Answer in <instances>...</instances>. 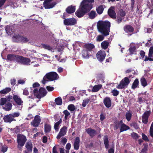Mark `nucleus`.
<instances>
[{"mask_svg": "<svg viewBox=\"0 0 153 153\" xmlns=\"http://www.w3.org/2000/svg\"><path fill=\"white\" fill-rule=\"evenodd\" d=\"M96 10L98 13L100 14L103 11V7L101 5L97 8Z\"/></svg>", "mask_w": 153, "mask_h": 153, "instance_id": "a19ab883", "label": "nucleus"}, {"mask_svg": "<svg viewBox=\"0 0 153 153\" xmlns=\"http://www.w3.org/2000/svg\"><path fill=\"white\" fill-rule=\"evenodd\" d=\"M102 86L101 85L99 84L94 86L92 89V91L96 92L98 91L101 88Z\"/></svg>", "mask_w": 153, "mask_h": 153, "instance_id": "473e14b6", "label": "nucleus"}, {"mask_svg": "<svg viewBox=\"0 0 153 153\" xmlns=\"http://www.w3.org/2000/svg\"><path fill=\"white\" fill-rule=\"evenodd\" d=\"M26 140V137L25 136L20 134L17 135V142L18 143V147L19 150H21L22 147L24 145Z\"/></svg>", "mask_w": 153, "mask_h": 153, "instance_id": "7ed1b4c3", "label": "nucleus"}, {"mask_svg": "<svg viewBox=\"0 0 153 153\" xmlns=\"http://www.w3.org/2000/svg\"><path fill=\"white\" fill-rule=\"evenodd\" d=\"M110 23L109 21H99L97 24V27L99 31L105 36L109 34Z\"/></svg>", "mask_w": 153, "mask_h": 153, "instance_id": "f257e3e1", "label": "nucleus"}, {"mask_svg": "<svg viewBox=\"0 0 153 153\" xmlns=\"http://www.w3.org/2000/svg\"><path fill=\"white\" fill-rule=\"evenodd\" d=\"M34 96L37 98H40L45 96L47 94L46 90L43 88H41L38 90L37 88H35L33 90Z\"/></svg>", "mask_w": 153, "mask_h": 153, "instance_id": "20e7f679", "label": "nucleus"}, {"mask_svg": "<svg viewBox=\"0 0 153 153\" xmlns=\"http://www.w3.org/2000/svg\"><path fill=\"white\" fill-rule=\"evenodd\" d=\"M96 12L94 11H91L89 13H88V15L89 17L91 19H93L96 16Z\"/></svg>", "mask_w": 153, "mask_h": 153, "instance_id": "e433bc0d", "label": "nucleus"}, {"mask_svg": "<svg viewBox=\"0 0 153 153\" xmlns=\"http://www.w3.org/2000/svg\"><path fill=\"white\" fill-rule=\"evenodd\" d=\"M137 45L136 44L134 43H131L130 44V47L129 49V51L131 54H133L135 51L136 47Z\"/></svg>", "mask_w": 153, "mask_h": 153, "instance_id": "5701e85b", "label": "nucleus"}, {"mask_svg": "<svg viewBox=\"0 0 153 153\" xmlns=\"http://www.w3.org/2000/svg\"><path fill=\"white\" fill-rule=\"evenodd\" d=\"M58 78V75L56 73L54 72H50L46 75L43 80L42 81V82L43 84L46 83L47 80H45V78H47L49 81H53L56 79Z\"/></svg>", "mask_w": 153, "mask_h": 153, "instance_id": "f03ea898", "label": "nucleus"}, {"mask_svg": "<svg viewBox=\"0 0 153 153\" xmlns=\"http://www.w3.org/2000/svg\"><path fill=\"white\" fill-rule=\"evenodd\" d=\"M18 56H19L11 54L8 55L7 56V59L10 61L15 60L18 62V61H19V59H18L17 58Z\"/></svg>", "mask_w": 153, "mask_h": 153, "instance_id": "6ab92c4d", "label": "nucleus"}, {"mask_svg": "<svg viewBox=\"0 0 153 153\" xmlns=\"http://www.w3.org/2000/svg\"><path fill=\"white\" fill-rule=\"evenodd\" d=\"M71 145L70 143H68L66 146V149L67 150H69L71 147Z\"/></svg>", "mask_w": 153, "mask_h": 153, "instance_id": "338daca9", "label": "nucleus"}, {"mask_svg": "<svg viewBox=\"0 0 153 153\" xmlns=\"http://www.w3.org/2000/svg\"><path fill=\"white\" fill-rule=\"evenodd\" d=\"M104 39V37L102 35H98L96 37V40L97 42H100L103 40Z\"/></svg>", "mask_w": 153, "mask_h": 153, "instance_id": "de8ad7c7", "label": "nucleus"}, {"mask_svg": "<svg viewBox=\"0 0 153 153\" xmlns=\"http://www.w3.org/2000/svg\"><path fill=\"white\" fill-rule=\"evenodd\" d=\"M11 97H9L7 99L5 98H2L0 100V105H4L7 101H10V99H11Z\"/></svg>", "mask_w": 153, "mask_h": 153, "instance_id": "c756f323", "label": "nucleus"}, {"mask_svg": "<svg viewBox=\"0 0 153 153\" xmlns=\"http://www.w3.org/2000/svg\"><path fill=\"white\" fill-rule=\"evenodd\" d=\"M63 113L65 115V118L66 120L70 114V113L67 110H65L63 111Z\"/></svg>", "mask_w": 153, "mask_h": 153, "instance_id": "864d4df0", "label": "nucleus"}, {"mask_svg": "<svg viewBox=\"0 0 153 153\" xmlns=\"http://www.w3.org/2000/svg\"><path fill=\"white\" fill-rule=\"evenodd\" d=\"M45 130L46 133H48L51 130V126L48 124H45Z\"/></svg>", "mask_w": 153, "mask_h": 153, "instance_id": "37998d69", "label": "nucleus"}, {"mask_svg": "<svg viewBox=\"0 0 153 153\" xmlns=\"http://www.w3.org/2000/svg\"><path fill=\"white\" fill-rule=\"evenodd\" d=\"M79 137H77L76 138L74 141V149L76 150H78L79 146Z\"/></svg>", "mask_w": 153, "mask_h": 153, "instance_id": "4be33fe9", "label": "nucleus"}, {"mask_svg": "<svg viewBox=\"0 0 153 153\" xmlns=\"http://www.w3.org/2000/svg\"><path fill=\"white\" fill-rule=\"evenodd\" d=\"M153 46L151 47L149 49V57L147 56L145 57L144 61H146L149 60L150 61H153Z\"/></svg>", "mask_w": 153, "mask_h": 153, "instance_id": "9b49d317", "label": "nucleus"}, {"mask_svg": "<svg viewBox=\"0 0 153 153\" xmlns=\"http://www.w3.org/2000/svg\"><path fill=\"white\" fill-rule=\"evenodd\" d=\"M94 47V45L91 44H86L84 45V49L91 52V50Z\"/></svg>", "mask_w": 153, "mask_h": 153, "instance_id": "a878e982", "label": "nucleus"}, {"mask_svg": "<svg viewBox=\"0 0 153 153\" xmlns=\"http://www.w3.org/2000/svg\"><path fill=\"white\" fill-rule=\"evenodd\" d=\"M86 13H87L86 12L79 7V9L76 12L75 14L78 17H81L83 16Z\"/></svg>", "mask_w": 153, "mask_h": 153, "instance_id": "4468645a", "label": "nucleus"}, {"mask_svg": "<svg viewBox=\"0 0 153 153\" xmlns=\"http://www.w3.org/2000/svg\"><path fill=\"white\" fill-rule=\"evenodd\" d=\"M18 59H19V62L23 64L29 65L30 64V60L29 59L24 58L23 57L19 56L18 57Z\"/></svg>", "mask_w": 153, "mask_h": 153, "instance_id": "1a4fd4ad", "label": "nucleus"}, {"mask_svg": "<svg viewBox=\"0 0 153 153\" xmlns=\"http://www.w3.org/2000/svg\"><path fill=\"white\" fill-rule=\"evenodd\" d=\"M119 126H120V132L126 131L129 129V127L124 124H123L122 120L120 121L118 123Z\"/></svg>", "mask_w": 153, "mask_h": 153, "instance_id": "2eb2a0df", "label": "nucleus"}, {"mask_svg": "<svg viewBox=\"0 0 153 153\" xmlns=\"http://www.w3.org/2000/svg\"><path fill=\"white\" fill-rule=\"evenodd\" d=\"M67 128L66 126L62 127L60 130V131L56 137L57 139H59L61 137L64 136L66 133Z\"/></svg>", "mask_w": 153, "mask_h": 153, "instance_id": "9d476101", "label": "nucleus"}, {"mask_svg": "<svg viewBox=\"0 0 153 153\" xmlns=\"http://www.w3.org/2000/svg\"><path fill=\"white\" fill-rule=\"evenodd\" d=\"M18 82L19 84H23L25 83V80L24 79H20L18 80Z\"/></svg>", "mask_w": 153, "mask_h": 153, "instance_id": "774afa93", "label": "nucleus"}, {"mask_svg": "<svg viewBox=\"0 0 153 153\" xmlns=\"http://www.w3.org/2000/svg\"><path fill=\"white\" fill-rule=\"evenodd\" d=\"M138 83L139 82L138 80L137 79H135L132 84V88L134 89L137 88L138 85Z\"/></svg>", "mask_w": 153, "mask_h": 153, "instance_id": "c03bdc74", "label": "nucleus"}, {"mask_svg": "<svg viewBox=\"0 0 153 153\" xmlns=\"http://www.w3.org/2000/svg\"><path fill=\"white\" fill-rule=\"evenodd\" d=\"M55 102L56 104L58 105H61L62 103V99L60 97L56 98L55 100Z\"/></svg>", "mask_w": 153, "mask_h": 153, "instance_id": "72a5a7b5", "label": "nucleus"}, {"mask_svg": "<svg viewBox=\"0 0 153 153\" xmlns=\"http://www.w3.org/2000/svg\"><path fill=\"white\" fill-rule=\"evenodd\" d=\"M109 44V43L108 42L106 41L102 42L101 44L102 48L104 50L108 48Z\"/></svg>", "mask_w": 153, "mask_h": 153, "instance_id": "7c9ffc66", "label": "nucleus"}, {"mask_svg": "<svg viewBox=\"0 0 153 153\" xmlns=\"http://www.w3.org/2000/svg\"><path fill=\"white\" fill-rule=\"evenodd\" d=\"M108 13L109 16L112 18H114L116 17V13L114 10V7H111L109 9Z\"/></svg>", "mask_w": 153, "mask_h": 153, "instance_id": "dca6fc26", "label": "nucleus"}, {"mask_svg": "<svg viewBox=\"0 0 153 153\" xmlns=\"http://www.w3.org/2000/svg\"><path fill=\"white\" fill-rule=\"evenodd\" d=\"M22 36L19 34L15 35L13 36V40L15 42H21Z\"/></svg>", "mask_w": 153, "mask_h": 153, "instance_id": "cd10ccee", "label": "nucleus"}, {"mask_svg": "<svg viewBox=\"0 0 153 153\" xmlns=\"http://www.w3.org/2000/svg\"><path fill=\"white\" fill-rule=\"evenodd\" d=\"M28 39L25 37L23 36H22V39H21V42H28Z\"/></svg>", "mask_w": 153, "mask_h": 153, "instance_id": "13d9d810", "label": "nucleus"}, {"mask_svg": "<svg viewBox=\"0 0 153 153\" xmlns=\"http://www.w3.org/2000/svg\"><path fill=\"white\" fill-rule=\"evenodd\" d=\"M13 98L15 102L19 105H21L22 103L23 102L21 98L17 95H14Z\"/></svg>", "mask_w": 153, "mask_h": 153, "instance_id": "b1692460", "label": "nucleus"}, {"mask_svg": "<svg viewBox=\"0 0 153 153\" xmlns=\"http://www.w3.org/2000/svg\"><path fill=\"white\" fill-rule=\"evenodd\" d=\"M4 122L9 123H10L14 120L12 114H9L5 116L4 118Z\"/></svg>", "mask_w": 153, "mask_h": 153, "instance_id": "a211bd4d", "label": "nucleus"}, {"mask_svg": "<svg viewBox=\"0 0 153 153\" xmlns=\"http://www.w3.org/2000/svg\"><path fill=\"white\" fill-rule=\"evenodd\" d=\"M7 146H5L2 147L1 149V151L2 152L4 153L7 151Z\"/></svg>", "mask_w": 153, "mask_h": 153, "instance_id": "052dcab7", "label": "nucleus"}, {"mask_svg": "<svg viewBox=\"0 0 153 153\" xmlns=\"http://www.w3.org/2000/svg\"><path fill=\"white\" fill-rule=\"evenodd\" d=\"M76 23L77 20L74 18H68L64 20V23L66 25H76Z\"/></svg>", "mask_w": 153, "mask_h": 153, "instance_id": "0eeeda50", "label": "nucleus"}, {"mask_svg": "<svg viewBox=\"0 0 153 153\" xmlns=\"http://www.w3.org/2000/svg\"><path fill=\"white\" fill-rule=\"evenodd\" d=\"M80 7L87 12L92 9V5L91 3H88V2L83 0L81 3Z\"/></svg>", "mask_w": 153, "mask_h": 153, "instance_id": "39448f33", "label": "nucleus"}, {"mask_svg": "<svg viewBox=\"0 0 153 153\" xmlns=\"http://www.w3.org/2000/svg\"><path fill=\"white\" fill-rule=\"evenodd\" d=\"M104 141L105 147L106 149H108V137L107 136H105L104 137Z\"/></svg>", "mask_w": 153, "mask_h": 153, "instance_id": "79ce46f5", "label": "nucleus"}, {"mask_svg": "<svg viewBox=\"0 0 153 153\" xmlns=\"http://www.w3.org/2000/svg\"><path fill=\"white\" fill-rule=\"evenodd\" d=\"M96 56L98 60L102 62L105 59L106 56V53L104 51L100 50L97 52Z\"/></svg>", "mask_w": 153, "mask_h": 153, "instance_id": "6e6552de", "label": "nucleus"}, {"mask_svg": "<svg viewBox=\"0 0 153 153\" xmlns=\"http://www.w3.org/2000/svg\"><path fill=\"white\" fill-rule=\"evenodd\" d=\"M130 82L128 78L125 77L120 82V83L117 86L118 89H123L126 88Z\"/></svg>", "mask_w": 153, "mask_h": 153, "instance_id": "423d86ee", "label": "nucleus"}, {"mask_svg": "<svg viewBox=\"0 0 153 153\" xmlns=\"http://www.w3.org/2000/svg\"><path fill=\"white\" fill-rule=\"evenodd\" d=\"M124 30L127 33L132 32L134 30L133 27L130 25H127L125 26L124 28Z\"/></svg>", "mask_w": 153, "mask_h": 153, "instance_id": "bb28decb", "label": "nucleus"}, {"mask_svg": "<svg viewBox=\"0 0 153 153\" xmlns=\"http://www.w3.org/2000/svg\"><path fill=\"white\" fill-rule=\"evenodd\" d=\"M32 143L30 142L27 143L26 144V147L28 151H32Z\"/></svg>", "mask_w": 153, "mask_h": 153, "instance_id": "58836bf2", "label": "nucleus"}, {"mask_svg": "<svg viewBox=\"0 0 153 153\" xmlns=\"http://www.w3.org/2000/svg\"><path fill=\"white\" fill-rule=\"evenodd\" d=\"M86 131L87 133L89 134L90 136H93L96 134L95 131L93 129L91 128H88L87 129Z\"/></svg>", "mask_w": 153, "mask_h": 153, "instance_id": "f704fd0d", "label": "nucleus"}, {"mask_svg": "<svg viewBox=\"0 0 153 153\" xmlns=\"http://www.w3.org/2000/svg\"><path fill=\"white\" fill-rule=\"evenodd\" d=\"M12 105L10 103H7L5 107H3V109L7 111H9L11 109Z\"/></svg>", "mask_w": 153, "mask_h": 153, "instance_id": "4c0bfd02", "label": "nucleus"}, {"mask_svg": "<svg viewBox=\"0 0 153 153\" xmlns=\"http://www.w3.org/2000/svg\"><path fill=\"white\" fill-rule=\"evenodd\" d=\"M46 88L48 91H52L54 89L53 87L50 86H47Z\"/></svg>", "mask_w": 153, "mask_h": 153, "instance_id": "e2e57ef3", "label": "nucleus"}, {"mask_svg": "<svg viewBox=\"0 0 153 153\" xmlns=\"http://www.w3.org/2000/svg\"><path fill=\"white\" fill-rule=\"evenodd\" d=\"M40 122V117L36 116L35 117L34 120L31 123L32 125L34 127H37Z\"/></svg>", "mask_w": 153, "mask_h": 153, "instance_id": "f8f14e48", "label": "nucleus"}, {"mask_svg": "<svg viewBox=\"0 0 153 153\" xmlns=\"http://www.w3.org/2000/svg\"><path fill=\"white\" fill-rule=\"evenodd\" d=\"M126 14L124 11L122 10L120 11L119 15L117 16V20L119 23L123 19V17L125 16Z\"/></svg>", "mask_w": 153, "mask_h": 153, "instance_id": "412c9836", "label": "nucleus"}, {"mask_svg": "<svg viewBox=\"0 0 153 153\" xmlns=\"http://www.w3.org/2000/svg\"><path fill=\"white\" fill-rule=\"evenodd\" d=\"M131 113L129 111L126 113V117L128 121H129L130 120L131 118Z\"/></svg>", "mask_w": 153, "mask_h": 153, "instance_id": "a18cd8bd", "label": "nucleus"}, {"mask_svg": "<svg viewBox=\"0 0 153 153\" xmlns=\"http://www.w3.org/2000/svg\"><path fill=\"white\" fill-rule=\"evenodd\" d=\"M62 122V120L60 119L59 121L56 123L54 126V128L56 131H58L59 128V126Z\"/></svg>", "mask_w": 153, "mask_h": 153, "instance_id": "c9c22d12", "label": "nucleus"}, {"mask_svg": "<svg viewBox=\"0 0 153 153\" xmlns=\"http://www.w3.org/2000/svg\"><path fill=\"white\" fill-rule=\"evenodd\" d=\"M150 135L153 137V122L152 123L150 129Z\"/></svg>", "mask_w": 153, "mask_h": 153, "instance_id": "603ef678", "label": "nucleus"}, {"mask_svg": "<svg viewBox=\"0 0 153 153\" xmlns=\"http://www.w3.org/2000/svg\"><path fill=\"white\" fill-rule=\"evenodd\" d=\"M89 101V100L88 99H86L84 100L82 103V106L83 107H85L86 106V105L88 103Z\"/></svg>", "mask_w": 153, "mask_h": 153, "instance_id": "09e8293b", "label": "nucleus"}, {"mask_svg": "<svg viewBox=\"0 0 153 153\" xmlns=\"http://www.w3.org/2000/svg\"><path fill=\"white\" fill-rule=\"evenodd\" d=\"M91 55V52L88 51L85 49H83L82 51V57L85 59H88Z\"/></svg>", "mask_w": 153, "mask_h": 153, "instance_id": "f3484780", "label": "nucleus"}, {"mask_svg": "<svg viewBox=\"0 0 153 153\" xmlns=\"http://www.w3.org/2000/svg\"><path fill=\"white\" fill-rule=\"evenodd\" d=\"M13 116V118H14V117H17L19 116L20 115V114L19 112L14 113L13 114H12Z\"/></svg>", "mask_w": 153, "mask_h": 153, "instance_id": "680f3d73", "label": "nucleus"}, {"mask_svg": "<svg viewBox=\"0 0 153 153\" xmlns=\"http://www.w3.org/2000/svg\"><path fill=\"white\" fill-rule=\"evenodd\" d=\"M119 92V91L116 89H114L111 91V93L114 96L117 95L118 94Z\"/></svg>", "mask_w": 153, "mask_h": 153, "instance_id": "5fc2aeb1", "label": "nucleus"}, {"mask_svg": "<svg viewBox=\"0 0 153 153\" xmlns=\"http://www.w3.org/2000/svg\"><path fill=\"white\" fill-rule=\"evenodd\" d=\"M105 105L108 108L110 107L111 105V102L109 98L106 97L104 100Z\"/></svg>", "mask_w": 153, "mask_h": 153, "instance_id": "393cba45", "label": "nucleus"}, {"mask_svg": "<svg viewBox=\"0 0 153 153\" xmlns=\"http://www.w3.org/2000/svg\"><path fill=\"white\" fill-rule=\"evenodd\" d=\"M140 81L141 83L143 86H145L147 85L146 81L144 78H142L141 79Z\"/></svg>", "mask_w": 153, "mask_h": 153, "instance_id": "49530a36", "label": "nucleus"}, {"mask_svg": "<svg viewBox=\"0 0 153 153\" xmlns=\"http://www.w3.org/2000/svg\"><path fill=\"white\" fill-rule=\"evenodd\" d=\"M131 136L132 137L135 139H137L140 136L136 133L133 132L131 134Z\"/></svg>", "mask_w": 153, "mask_h": 153, "instance_id": "3c124183", "label": "nucleus"}, {"mask_svg": "<svg viewBox=\"0 0 153 153\" xmlns=\"http://www.w3.org/2000/svg\"><path fill=\"white\" fill-rule=\"evenodd\" d=\"M16 82V80L14 79H12L10 80V82L11 85H15Z\"/></svg>", "mask_w": 153, "mask_h": 153, "instance_id": "69168bd1", "label": "nucleus"}, {"mask_svg": "<svg viewBox=\"0 0 153 153\" xmlns=\"http://www.w3.org/2000/svg\"><path fill=\"white\" fill-rule=\"evenodd\" d=\"M142 138L143 140H144L146 141H149V139L147 136H146L145 134H143V133L142 134Z\"/></svg>", "mask_w": 153, "mask_h": 153, "instance_id": "6e6d98bb", "label": "nucleus"}, {"mask_svg": "<svg viewBox=\"0 0 153 153\" xmlns=\"http://www.w3.org/2000/svg\"><path fill=\"white\" fill-rule=\"evenodd\" d=\"M150 114V111H148L144 113L142 117V121L144 124H146L148 122V118Z\"/></svg>", "mask_w": 153, "mask_h": 153, "instance_id": "ddd939ff", "label": "nucleus"}, {"mask_svg": "<svg viewBox=\"0 0 153 153\" xmlns=\"http://www.w3.org/2000/svg\"><path fill=\"white\" fill-rule=\"evenodd\" d=\"M5 30L8 34L11 35L14 32L13 27L12 26H7L5 28Z\"/></svg>", "mask_w": 153, "mask_h": 153, "instance_id": "aec40b11", "label": "nucleus"}, {"mask_svg": "<svg viewBox=\"0 0 153 153\" xmlns=\"http://www.w3.org/2000/svg\"><path fill=\"white\" fill-rule=\"evenodd\" d=\"M42 47L45 49H47L49 51H50L52 52L54 51V48H52L48 45L45 44H42Z\"/></svg>", "mask_w": 153, "mask_h": 153, "instance_id": "c85d7f7f", "label": "nucleus"}, {"mask_svg": "<svg viewBox=\"0 0 153 153\" xmlns=\"http://www.w3.org/2000/svg\"><path fill=\"white\" fill-rule=\"evenodd\" d=\"M147 147L145 146H144V148L142 149L141 152L143 153H145L146 151L147 150Z\"/></svg>", "mask_w": 153, "mask_h": 153, "instance_id": "0e129e2a", "label": "nucleus"}, {"mask_svg": "<svg viewBox=\"0 0 153 153\" xmlns=\"http://www.w3.org/2000/svg\"><path fill=\"white\" fill-rule=\"evenodd\" d=\"M29 94V92L27 88H25L23 90V94L24 95H27Z\"/></svg>", "mask_w": 153, "mask_h": 153, "instance_id": "bf43d9fd", "label": "nucleus"}, {"mask_svg": "<svg viewBox=\"0 0 153 153\" xmlns=\"http://www.w3.org/2000/svg\"><path fill=\"white\" fill-rule=\"evenodd\" d=\"M75 7L72 6L68 7L66 9V11L68 13H71L75 12Z\"/></svg>", "mask_w": 153, "mask_h": 153, "instance_id": "2f4dec72", "label": "nucleus"}, {"mask_svg": "<svg viewBox=\"0 0 153 153\" xmlns=\"http://www.w3.org/2000/svg\"><path fill=\"white\" fill-rule=\"evenodd\" d=\"M68 110L71 111H73L75 109V106L73 104L69 105L68 106Z\"/></svg>", "mask_w": 153, "mask_h": 153, "instance_id": "8fccbe9b", "label": "nucleus"}, {"mask_svg": "<svg viewBox=\"0 0 153 153\" xmlns=\"http://www.w3.org/2000/svg\"><path fill=\"white\" fill-rule=\"evenodd\" d=\"M67 139L65 138H63L62 139L61 141V143L63 145H65L67 142Z\"/></svg>", "mask_w": 153, "mask_h": 153, "instance_id": "4d7b16f0", "label": "nucleus"}, {"mask_svg": "<svg viewBox=\"0 0 153 153\" xmlns=\"http://www.w3.org/2000/svg\"><path fill=\"white\" fill-rule=\"evenodd\" d=\"M11 90L10 88H6L5 89L0 91V93L1 94H6L9 92Z\"/></svg>", "mask_w": 153, "mask_h": 153, "instance_id": "ea45409f", "label": "nucleus"}]
</instances>
